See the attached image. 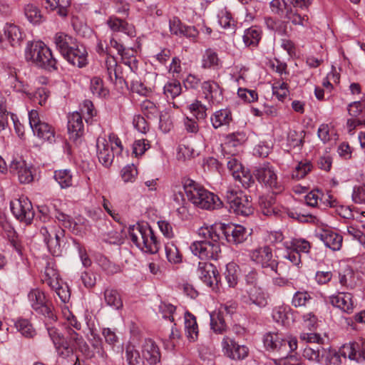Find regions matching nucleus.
<instances>
[{"mask_svg":"<svg viewBox=\"0 0 365 365\" xmlns=\"http://www.w3.org/2000/svg\"><path fill=\"white\" fill-rule=\"evenodd\" d=\"M198 235L202 239L190 247L192 254L201 259H217L221 252L219 234L212 227H200Z\"/></svg>","mask_w":365,"mask_h":365,"instance_id":"f257e3e1","label":"nucleus"},{"mask_svg":"<svg viewBox=\"0 0 365 365\" xmlns=\"http://www.w3.org/2000/svg\"><path fill=\"white\" fill-rule=\"evenodd\" d=\"M183 190L188 200L199 208L215 210L221 207L222 205L217 195L205 190L192 180H185Z\"/></svg>","mask_w":365,"mask_h":365,"instance_id":"f03ea898","label":"nucleus"},{"mask_svg":"<svg viewBox=\"0 0 365 365\" xmlns=\"http://www.w3.org/2000/svg\"><path fill=\"white\" fill-rule=\"evenodd\" d=\"M128 235L131 241L145 252L154 254L160 248V242L153 229L148 224L138 223L130 226Z\"/></svg>","mask_w":365,"mask_h":365,"instance_id":"7ed1b4c3","label":"nucleus"},{"mask_svg":"<svg viewBox=\"0 0 365 365\" xmlns=\"http://www.w3.org/2000/svg\"><path fill=\"white\" fill-rule=\"evenodd\" d=\"M27 61L49 71L57 70V60L51 49L41 41L29 43L25 51Z\"/></svg>","mask_w":365,"mask_h":365,"instance_id":"20e7f679","label":"nucleus"},{"mask_svg":"<svg viewBox=\"0 0 365 365\" xmlns=\"http://www.w3.org/2000/svg\"><path fill=\"white\" fill-rule=\"evenodd\" d=\"M313 0H290V4L284 2L286 9L285 19L290 21L293 25L306 26L309 17L306 14Z\"/></svg>","mask_w":365,"mask_h":365,"instance_id":"39448f33","label":"nucleus"},{"mask_svg":"<svg viewBox=\"0 0 365 365\" xmlns=\"http://www.w3.org/2000/svg\"><path fill=\"white\" fill-rule=\"evenodd\" d=\"M226 200L232 209L237 215L249 216L254 212L252 203L250 197L242 191L227 190L226 192Z\"/></svg>","mask_w":365,"mask_h":365,"instance_id":"423d86ee","label":"nucleus"},{"mask_svg":"<svg viewBox=\"0 0 365 365\" xmlns=\"http://www.w3.org/2000/svg\"><path fill=\"white\" fill-rule=\"evenodd\" d=\"M251 259L266 271L279 274L277 272L279 262L274 257L272 248L268 245L259 247L250 253Z\"/></svg>","mask_w":365,"mask_h":365,"instance_id":"0eeeda50","label":"nucleus"},{"mask_svg":"<svg viewBox=\"0 0 365 365\" xmlns=\"http://www.w3.org/2000/svg\"><path fill=\"white\" fill-rule=\"evenodd\" d=\"M254 175L259 182L272 190L274 193H279L282 191L283 186L278 181L274 168L269 163H264L257 167L254 171Z\"/></svg>","mask_w":365,"mask_h":365,"instance_id":"6e6552de","label":"nucleus"},{"mask_svg":"<svg viewBox=\"0 0 365 365\" xmlns=\"http://www.w3.org/2000/svg\"><path fill=\"white\" fill-rule=\"evenodd\" d=\"M28 299L31 307L38 314L43 315L49 321H56L57 317L43 291L39 289H31L28 294Z\"/></svg>","mask_w":365,"mask_h":365,"instance_id":"1a4fd4ad","label":"nucleus"},{"mask_svg":"<svg viewBox=\"0 0 365 365\" xmlns=\"http://www.w3.org/2000/svg\"><path fill=\"white\" fill-rule=\"evenodd\" d=\"M263 341L267 350L278 353L279 356H281V354L293 351L297 348V341L296 339L287 341L277 333H269L266 334Z\"/></svg>","mask_w":365,"mask_h":365,"instance_id":"9d476101","label":"nucleus"},{"mask_svg":"<svg viewBox=\"0 0 365 365\" xmlns=\"http://www.w3.org/2000/svg\"><path fill=\"white\" fill-rule=\"evenodd\" d=\"M11 210L15 217L29 225L34 217V211L31 201L26 197L14 199L10 202Z\"/></svg>","mask_w":365,"mask_h":365,"instance_id":"9b49d317","label":"nucleus"},{"mask_svg":"<svg viewBox=\"0 0 365 365\" xmlns=\"http://www.w3.org/2000/svg\"><path fill=\"white\" fill-rule=\"evenodd\" d=\"M221 230L226 240L234 245L242 243L251 235L247 228L240 225H222Z\"/></svg>","mask_w":365,"mask_h":365,"instance_id":"f8f14e48","label":"nucleus"},{"mask_svg":"<svg viewBox=\"0 0 365 365\" xmlns=\"http://www.w3.org/2000/svg\"><path fill=\"white\" fill-rule=\"evenodd\" d=\"M222 347L225 355L235 360L243 359L247 356L249 353V349L246 346L239 344L228 336L223 337Z\"/></svg>","mask_w":365,"mask_h":365,"instance_id":"ddd939ff","label":"nucleus"},{"mask_svg":"<svg viewBox=\"0 0 365 365\" xmlns=\"http://www.w3.org/2000/svg\"><path fill=\"white\" fill-rule=\"evenodd\" d=\"M32 167L22 158L14 159L9 165L10 173L16 175L21 183H29L33 181Z\"/></svg>","mask_w":365,"mask_h":365,"instance_id":"4468645a","label":"nucleus"},{"mask_svg":"<svg viewBox=\"0 0 365 365\" xmlns=\"http://www.w3.org/2000/svg\"><path fill=\"white\" fill-rule=\"evenodd\" d=\"M197 274L199 278L208 287L218 283V272L211 263L201 262L198 264Z\"/></svg>","mask_w":365,"mask_h":365,"instance_id":"2eb2a0df","label":"nucleus"},{"mask_svg":"<svg viewBox=\"0 0 365 365\" xmlns=\"http://www.w3.org/2000/svg\"><path fill=\"white\" fill-rule=\"evenodd\" d=\"M341 354L349 359L362 363L365 361V341L350 342L343 346Z\"/></svg>","mask_w":365,"mask_h":365,"instance_id":"dca6fc26","label":"nucleus"},{"mask_svg":"<svg viewBox=\"0 0 365 365\" xmlns=\"http://www.w3.org/2000/svg\"><path fill=\"white\" fill-rule=\"evenodd\" d=\"M71 64L82 68L87 64V52L83 46L75 43L68 52L63 56Z\"/></svg>","mask_w":365,"mask_h":365,"instance_id":"f3484780","label":"nucleus"},{"mask_svg":"<svg viewBox=\"0 0 365 365\" xmlns=\"http://www.w3.org/2000/svg\"><path fill=\"white\" fill-rule=\"evenodd\" d=\"M142 355L143 361L145 360L150 365H155L160 361V349L150 339H145L142 345Z\"/></svg>","mask_w":365,"mask_h":365,"instance_id":"a211bd4d","label":"nucleus"},{"mask_svg":"<svg viewBox=\"0 0 365 365\" xmlns=\"http://www.w3.org/2000/svg\"><path fill=\"white\" fill-rule=\"evenodd\" d=\"M330 304L345 313L350 314L354 310L352 295L349 292H339L329 297Z\"/></svg>","mask_w":365,"mask_h":365,"instance_id":"6ab92c4d","label":"nucleus"},{"mask_svg":"<svg viewBox=\"0 0 365 365\" xmlns=\"http://www.w3.org/2000/svg\"><path fill=\"white\" fill-rule=\"evenodd\" d=\"M202 91L207 100L212 103H219L222 99V91L220 86L213 81H204L201 86Z\"/></svg>","mask_w":365,"mask_h":365,"instance_id":"aec40b11","label":"nucleus"},{"mask_svg":"<svg viewBox=\"0 0 365 365\" xmlns=\"http://www.w3.org/2000/svg\"><path fill=\"white\" fill-rule=\"evenodd\" d=\"M68 130L70 138L78 140L83 133V123L81 115L78 112H74L68 117Z\"/></svg>","mask_w":365,"mask_h":365,"instance_id":"412c9836","label":"nucleus"},{"mask_svg":"<svg viewBox=\"0 0 365 365\" xmlns=\"http://www.w3.org/2000/svg\"><path fill=\"white\" fill-rule=\"evenodd\" d=\"M96 146L99 161L106 167H108L112 163L114 158L112 147L104 138H98Z\"/></svg>","mask_w":365,"mask_h":365,"instance_id":"4be33fe9","label":"nucleus"},{"mask_svg":"<svg viewBox=\"0 0 365 365\" xmlns=\"http://www.w3.org/2000/svg\"><path fill=\"white\" fill-rule=\"evenodd\" d=\"M319 239L324 242L326 247L334 251L339 250L342 245V236L330 230H323L318 234Z\"/></svg>","mask_w":365,"mask_h":365,"instance_id":"5701e85b","label":"nucleus"},{"mask_svg":"<svg viewBox=\"0 0 365 365\" xmlns=\"http://www.w3.org/2000/svg\"><path fill=\"white\" fill-rule=\"evenodd\" d=\"M107 24L114 32H123L130 36H133L135 34L133 25L114 16L109 17L107 21Z\"/></svg>","mask_w":365,"mask_h":365,"instance_id":"b1692460","label":"nucleus"},{"mask_svg":"<svg viewBox=\"0 0 365 365\" xmlns=\"http://www.w3.org/2000/svg\"><path fill=\"white\" fill-rule=\"evenodd\" d=\"M248 295L247 303L254 304L258 307H264L267 304V297L263 289L258 286H252L247 290Z\"/></svg>","mask_w":365,"mask_h":365,"instance_id":"393cba45","label":"nucleus"},{"mask_svg":"<svg viewBox=\"0 0 365 365\" xmlns=\"http://www.w3.org/2000/svg\"><path fill=\"white\" fill-rule=\"evenodd\" d=\"M210 121L215 129L222 126H229L232 121V113L227 108L219 110L212 115Z\"/></svg>","mask_w":365,"mask_h":365,"instance_id":"a878e982","label":"nucleus"},{"mask_svg":"<svg viewBox=\"0 0 365 365\" xmlns=\"http://www.w3.org/2000/svg\"><path fill=\"white\" fill-rule=\"evenodd\" d=\"M54 43L57 49L64 56L76 43L75 40L64 33H57L54 36Z\"/></svg>","mask_w":365,"mask_h":365,"instance_id":"bb28decb","label":"nucleus"},{"mask_svg":"<svg viewBox=\"0 0 365 365\" xmlns=\"http://www.w3.org/2000/svg\"><path fill=\"white\" fill-rule=\"evenodd\" d=\"M4 34L12 46H20L23 41V34L20 28L12 24H6L4 26Z\"/></svg>","mask_w":365,"mask_h":365,"instance_id":"cd10ccee","label":"nucleus"},{"mask_svg":"<svg viewBox=\"0 0 365 365\" xmlns=\"http://www.w3.org/2000/svg\"><path fill=\"white\" fill-rule=\"evenodd\" d=\"M185 329L187 337L190 341H195L198 337V326L195 317L187 312L185 313Z\"/></svg>","mask_w":365,"mask_h":365,"instance_id":"c85d7f7f","label":"nucleus"},{"mask_svg":"<svg viewBox=\"0 0 365 365\" xmlns=\"http://www.w3.org/2000/svg\"><path fill=\"white\" fill-rule=\"evenodd\" d=\"M210 327L213 331L218 334H223L227 331V325L223 317V311L210 313Z\"/></svg>","mask_w":365,"mask_h":365,"instance_id":"c756f323","label":"nucleus"},{"mask_svg":"<svg viewBox=\"0 0 365 365\" xmlns=\"http://www.w3.org/2000/svg\"><path fill=\"white\" fill-rule=\"evenodd\" d=\"M34 134L37 135L39 138H42L50 143L54 141V131L51 126L48 123L43 122L37 126L32 128Z\"/></svg>","mask_w":365,"mask_h":365,"instance_id":"7c9ffc66","label":"nucleus"},{"mask_svg":"<svg viewBox=\"0 0 365 365\" xmlns=\"http://www.w3.org/2000/svg\"><path fill=\"white\" fill-rule=\"evenodd\" d=\"M128 365H144L143 357L140 356L139 351L132 344H128L125 346V356Z\"/></svg>","mask_w":365,"mask_h":365,"instance_id":"2f4dec72","label":"nucleus"},{"mask_svg":"<svg viewBox=\"0 0 365 365\" xmlns=\"http://www.w3.org/2000/svg\"><path fill=\"white\" fill-rule=\"evenodd\" d=\"M325 349L319 345L313 344L304 349L303 356L309 360L320 362L323 358Z\"/></svg>","mask_w":365,"mask_h":365,"instance_id":"473e14b6","label":"nucleus"},{"mask_svg":"<svg viewBox=\"0 0 365 365\" xmlns=\"http://www.w3.org/2000/svg\"><path fill=\"white\" fill-rule=\"evenodd\" d=\"M104 299L107 305L115 309H119L123 307L121 297L115 289H106L104 292Z\"/></svg>","mask_w":365,"mask_h":365,"instance_id":"72a5a7b5","label":"nucleus"},{"mask_svg":"<svg viewBox=\"0 0 365 365\" xmlns=\"http://www.w3.org/2000/svg\"><path fill=\"white\" fill-rule=\"evenodd\" d=\"M339 279L341 285L349 289H353L356 285L354 271L350 267H346L343 272H339Z\"/></svg>","mask_w":365,"mask_h":365,"instance_id":"f704fd0d","label":"nucleus"},{"mask_svg":"<svg viewBox=\"0 0 365 365\" xmlns=\"http://www.w3.org/2000/svg\"><path fill=\"white\" fill-rule=\"evenodd\" d=\"M247 140L244 132H235L226 135L225 137V149L232 147H237L244 143Z\"/></svg>","mask_w":365,"mask_h":365,"instance_id":"c9c22d12","label":"nucleus"},{"mask_svg":"<svg viewBox=\"0 0 365 365\" xmlns=\"http://www.w3.org/2000/svg\"><path fill=\"white\" fill-rule=\"evenodd\" d=\"M242 37L246 46H257L261 38V34L258 29L252 26L245 30Z\"/></svg>","mask_w":365,"mask_h":365,"instance_id":"e433bc0d","label":"nucleus"},{"mask_svg":"<svg viewBox=\"0 0 365 365\" xmlns=\"http://www.w3.org/2000/svg\"><path fill=\"white\" fill-rule=\"evenodd\" d=\"M274 198L271 195H262L259 197V205L262 212L266 216H270L274 213Z\"/></svg>","mask_w":365,"mask_h":365,"instance_id":"4c0bfd02","label":"nucleus"},{"mask_svg":"<svg viewBox=\"0 0 365 365\" xmlns=\"http://www.w3.org/2000/svg\"><path fill=\"white\" fill-rule=\"evenodd\" d=\"M140 108L143 113L148 119H157L158 118L159 108L153 101L145 99L140 103Z\"/></svg>","mask_w":365,"mask_h":365,"instance_id":"58836bf2","label":"nucleus"},{"mask_svg":"<svg viewBox=\"0 0 365 365\" xmlns=\"http://www.w3.org/2000/svg\"><path fill=\"white\" fill-rule=\"evenodd\" d=\"M68 334L70 342L73 343L71 346L78 349L81 352L86 354L89 350V347L83 337L72 329L68 331Z\"/></svg>","mask_w":365,"mask_h":365,"instance_id":"ea45409f","label":"nucleus"},{"mask_svg":"<svg viewBox=\"0 0 365 365\" xmlns=\"http://www.w3.org/2000/svg\"><path fill=\"white\" fill-rule=\"evenodd\" d=\"M72 177L69 170H59L54 172V178L61 188H67L72 185Z\"/></svg>","mask_w":365,"mask_h":365,"instance_id":"a19ab883","label":"nucleus"},{"mask_svg":"<svg viewBox=\"0 0 365 365\" xmlns=\"http://www.w3.org/2000/svg\"><path fill=\"white\" fill-rule=\"evenodd\" d=\"M225 279L230 287H235L238 281V267L235 263H229L225 272Z\"/></svg>","mask_w":365,"mask_h":365,"instance_id":"79ce46f5","label":"nucleus"},{"mask_svg":"<svg viewBox=\"0 0 365 365\" xmlns=\"http://www.w3.org/2000/svg\"><path fill=\"white\" fill-rule=\"evenodd\" d=\"M166 257L173 264H177L182 261V255L177 246L173 242H168L165 247Z\"/></svg>","mask_w":365,"mask_h":365,"instance_id":"37998d69","label":"nucleus"},{"mask_svg":"<svg viewBox=\"0 0 365 365\" xmlns=\"http://www.w3.org/2000/svg\"><path fill=\"white\" fill-rule=\"evenodd\" d=\"M159 127L164 133L169 132L173 127L170 110L165 109L160 114L159 113Z\"/></svg>","mask_w":365,"mask_h":365,"instance_id":"c03bdc74","label":"nucleus"},{"mask_svg":"<svg viewBox=\"0 0 365 365\" xmlns=\"http://www.w3.org/2000/svg\"><path fill=\"white\" fill-rule=\"evenodd\" d=\"M312 299L310 293L307 291L297 292L292 299V304L294 307H302L307 306Z\"/></svg>","mask_w":365,"mask_h":365,"instance_id":"a18cd8bd","label":"nucleus"},{"mask_svg":"<svg viewBox=\"0 0 365 365\" xmlns=\"http://www.w3.org/2000/svg\"><path fill=\"white\" fill-rule=\"evenodd\" d=\"M24 14L28 20L32 24H39L42 20V15L37 6L28 4L24 8Z\"/></svg>","mask_w":365,"mask_h":365,"instance_id":"49530a36","label":"nucleus"},{"mask_svg":"<svg viewBox=\"0 0 365 365\" xmlns=\"http://www.w3.org/2000/svg\"><path fill=\"white\" fill-rule=\"evenodd\" d=\"M90 89L98 97H106L108 94V91L103 86V81L99 77H93L91 80Z\"/></svg>","mask_w":365,"mask_h":365,"instance_id":"de8ad7c7","label":"nucleus"},{"mask_svg":"<svg viewBox=\"0 0 365 365\" xmlns=\"http://www.w3.org/2000/svg\"><path fill=\"white\" fill-rule=\"evenodd\" d=\"M17 330L26 337H33L35 334V330L32 324L27 319H21L15 323Z\"/></svg>","mask_w":365,"mask_h":365,"instance_id":"09e8293b","label":"nucleus"},{"mask_svg":"<svg viewBox=\"0 0 365 365\" xmlns=\"http://www.w3.org/2000/svg\"><path fill=\"white\" fill-rule=\"evenodd\" d=\"M219 58L216 52L209 48L207 49L202 56V67L210 68L218 65Z\"/></svg>","mask_w":365,"mask_h":365,"instance_id":"8fccbe9b","label":"nucleus"},{"mask_svg":"<svg viewBox=\"0 0 365 365\" xmlns=\"http://www.w3.org/2000/svg\"><path fill=\"white\" fill-rule=\"evenodd\" d=\"M53 321H49L45 319V325L48 331V334L52 340L54 346H59L60 342L65 340L63 336L59 331L51 324Z\"/></svg>","mask_w":365,"mask_h":365,"instance_id":"3c124183","label":"nucleus"},{"mask_svg":"<svg viewBox=\"0 0 365 365\" xmlns=\"http://www.w3.org/2000/svg\"><path fill=\"white\" fill-rule=\"evenodd\" d=\"M63 230H61L59 233H53V236L51 238H46V244L49 252L53 255H58L60 251V235H62Z\"/></svg>","mask_w":365,"mask_h":365,"instance_id":"603ef678","label":"nucleus"},{"mask_svg":"<svg viewBox=\"0 0 365 365\" xmlns=\"http://www.w3.org/2000/svg\"><path fill=\"white\" fill-rule=\"evenodd\" d=\"M27 96L34 103L44 106L48 98V92L45 88H38L34 93H28Z\"/></svg>","mask_w":365,"mask_h":365,"instance_id":"864d4df0","label":"nucleus"},{"mask_svg":"<svg viewBox=\"0 0 365 365\" xmlns=\"http://www.w3.org/2000/svg\"><path fill=\"white\" fill-rule=\"evenodd\" d=\"M219 24L225 29H230L232 32L235 31V21L227 11H222L219 15Z\"/></svg>","mask_w":365,"mask_h":365,"instance_id":"5fc2aeb1","label":"nucleus"},{"mask_svg":"<svg viewBox=\"0 0 365 365\" xmlns=\"http://www.w3.org/2000/svg\"><path fill=\"white\" fill-rule=\"evenodd\" d=\"M181 93V86L178 81L168 83L164 86V93L167 98H174Z\"/></svg>","mask_w":365,"mask_h":365,"instance_id":"6e6d98bb","label":"nucleus"},{"mask_svg":"<svg viewBox=\"0 0 365 365\" xmlns=\"http://www.w3.org/2000/svg\"><path fill=\"white\" fill-rule=\"evenodd\" d=\"M55 217L63 227L72 230L73 231L75 230L77 224L73 221L70 216L56 210Z\"/></svg>","mask_w":365,"mask_h":365,"instance_id":"4d7b16f0","label":"nucleus"},{"mask_svg":"<svg viewBox=\"0 0 365 365\" xmlns=\"http://www.w3.org/2000/svg\"><path fill=\"white\" fill-rule=\"evenodd\" d=\"M191 113L197 120H204L206 116V107L200 101H196L190 106Z\"/></svg>","mask_w":365,"mask_h":365,"instance_id":"13d9d810","label":"nucleus"},{"mask_svg":"<svg viewBox=\"0 0 365 365\" xmlns=\"http://www.w3.org/2000/svg\"><path fill=\"white\" fill-rule=\"evenodd\" d=\"M54 346L58 355L63 359L71 356L73 353V347L70 346L66 340L61 341L59 346Z\"/></svg>","mask_w":365,"mask_h":365,"instance_id":"bf43d9fd","label":"nucleus"},{"mask_svg":"<svg viewBox=\"0 0 365 365\" xmlns=\"http://www.w3.org/2000/svg\"><path fill=\"white\" fill-rule=\"evenodd\" d=\"M138 174L134 165H127L121 170V177L125 182H133Z\"/></svg>","mask_w":365,"mask_h":365,"instance_id":"052dcab7","label":"nucleus"},{"mask_svg":"<svg viewBox=\"0 0 365 365\" xmlns=\"http://www.w3.org/2000/svg\"><path fill=\"white\" fill-rule=\"evenodd\" d=\"M106 65L107 67V72L109 80L112 82H113L114 80L116 81L118 77L115 69V66H117V62L114 57H107L106 60Z\"/></svg>","mask_w":365,"mask_h":365,"instance_id":"680f3d73","label":"nucleus"},{"mask_svg":"<svg viewBox=\"0 0 365 365\" xmlns=\"http://www.w3.org/2000/svg\"><path fill=\"white\" fill-rule=\"evenodd\" d=\"M283 354L279 356L282 365H302L301 359L296 354Z\"/></svg>","mask_w":365,"mask_h":365,"instance_id":"e2e57ef3","label":"nucleus"},{"mask_svg":"<svg viewBox=\"0 0 365 365\" xmlns=\"http://www.w3.org/2000/svg\"><path fill=\"white\" fill-rule=\"evenodd\" d=\"M299 339L302 341L307 343H314L316 345L320 346L323 343V339L319 334L315 333H302Z\"/></svg>","mask_w":365,"mask_h":365,"instance_id":"0e129e2a","label":"nucleus"},{"mask_svg":"<svg viewBox=\"0 0 365 365\" xmlns=\"http://www.w3.org/2000/svg\"><path fill=\"white\" fill-rule=\"evenodd\" d=\"M170 31L171 34L182 36V34L185 25H183L180 20L177 17H173L169 21Z\"/></svg>","mask_w":365,"mask_h":365,"instance_id":"69168bd1","label":"nucleus"},{"mask_svg":"<svg viewBox=\"0 0 365 365\" xmlns=\"http://www.w3.org/2000/svg\"><path fill=\"white\" fill-rule=\"evenodd\" d=\"M311 168L310 163H299L296 168L293 177L298 179L303 178L311 170Z\"/></svg>","mask_w":365,"mask_h":365,"instance_id":"338daca9","label":"nucleus"},{"mask_svg":"<svg viewBox=\"0 0 365 365\" xmlns=\"http://www.w3.org/2000/svg\"><path fill=\"white\" fill-rule=\"evenodd\" d=\"M287 141L292 147L301 146L303 143L302 133H298L295 130H290L287 135Z\"/></svg>","mask_w":365,"mask_h":365,"instance_id":"774afa93","label":"nucleus"}]
</instances>
